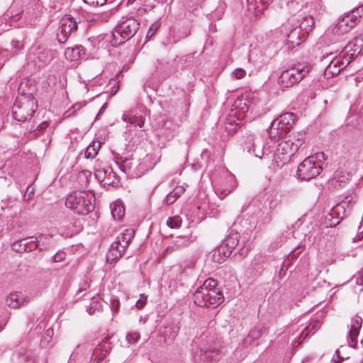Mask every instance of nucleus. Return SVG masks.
I'll return each instance as SVG.
<instances>
[{"label": "nucleus", "instance_id": "f257e3e1", "mask_svg": "<svg viewBox=\"0 0 363 363\" xmlns=\"http://www.w3.org/2000/svg\"><path fill=\"white\" fill-rule=\"evenodd\" d=\"M305 140V133L301 132L293 133L281 140L269 150L273 161L277 167H282L291 159V157L301 147Z\"/></svg>", "mask_w": 363, "mask_h": 363}, {"label": "nucleus", "instance_id": "f03ea898", "mask_svg": "<svg viewBox=\"0 0 363 363\" xmlns=\"http://www.w3.org/2000/svg\"><path fill=\"white\" fill-rule=\"evenodd\" d=\"M111 348L108 337H105L94 349L89 345L78 346L68 363H100Z\"/></svg>", "mask_w": 363, "mask_h": 363}, {"label": "nucleus", "instance_id": "7ed1b4c3", "mask_svg": "<svg viewBox=\"0 0 363 363\" xmlns=\"http://www.w3.org/2000/svg\"><path fill=\"white\" fill-rule=\"evenodd\" d=\"M216 281L207 279L193 294L194 302L199 306L216 307L223 301V294L216 288Z\"/></svg>", "mask_w": 363, "mask_h": 363}, {"label": "nucleus", "instance_id": "20e7f679", "mask_svg": "<svg viewBox=\"0 0 363 363\" xmlns=\"http://www.w3.org/2000/svg\"><path fill=\"white\" fill-rule=\"evenodd\" d=\"M140 28L139 21L133 17H122L112 32L111 45H119L133 38Z\"/></svg>", "mask_w": 363, "mask_h": 363}, {"label": "nucleus", "instance_id": "39448f33", "mask_svg": "<svg viewBox=\"0 0 363 363\" xmlns=\"http://www.w3.org/2000/svg\"><path fill=\"white\" fill-rule=\"evenodd\" d=\"M40 7V0H15L11 6L4 14V19L9 20L10 23H18L22 18L23 14L30 13L31 10Z\"/></svg>", "mask_w": 363, "mask_h": 363}, {"label": "nucleus", "instance_id": "423d86ee", "mask_svg": "<svg viewBox=\"0 0 363 363\" xmlns=\"http://www.w3.org/2000/svg\"><path fill=\"white\" fill-rule=\"evenodd\" d=\"M295 120L294 113L290 112L284 113L274 120L267 130L270 140H274V143L279 142L293 127Z\"/></svg>", "mask_w": 363, "mask_h": 363}, {"label": "nucleus", "instance_id": "0eeeda50", "mask_svg": "<svg viewBox=\"0 0 363 363\" xmlns=\"http://www.w3.org/2000/svg\"><path fill=\"white\" fill-rule=\"evenodd\" d=\"M65 206L79 215H86L94 208L92 197L85 191L69 194L65 200Z\"/></svg>", "mask_w": 363, "mask_h": 363}, {"label": "nucleus", "instance_id": "6e6552de", "mask_svg": "<svg viewBox=\"0 0 363 363\" xmlns=\"http://www.w3.org/2000/svg\"><path fill=\"white\" fill-rule=\"evenodd\" d=\"M310 65L298 64L283 71L279 78V83L284 87H290L298 83L311 70Z\"/></svg>", "mask_w": 363, "mask_h": 363}, {"label": "nucleus", "instance_id": "1a4fd4ad", "mask_svg": "<svg viewBox=\"0 0 363 363\" xmlns=\"http://www.w3.org/2000/svg\"><path fill=\"white\" fill-rule=\"evenodd\" d=\"M362 16L363 5H361L340 17L337 24L333 29V32L337 35H342L348 33L357 25Z\"/></svg>", "mask_w": 363, "mask_h": 363}, {"label": "nucleus", "instance_id": "9d476101", "mask_svg": "<svg viewBox=\"0 0 363 363\" xmlns=\"http://www.w3.org/2000/svg\"><path fill=\"white\" fill-rule=\"evenodd\" d=\"M37 108V103L33 96L17 100L12 109L13 117L19 122L31 118Z\"/></svg>", "mask_w": 363, "mask_h": 363}, {"label": "nucleus", "instance_id": "9b49d317", "mask_svg": "<svg viewBox=\"0 0 363 363\" xmlns=\"http://www.w3.org/2000/svg\"><path fill=\"white\" fill-rule=\"evenodd\" d=\"M84 23L78 16L65 15L60 20V25L56 34L59 43L67 42L71 35L77 31L78 26Z\"/></svg>", "mask_w": 363, "mask_h": 363}, {"label": "nucleus", "instance_id": "f8f14e48", "mask_svg": "<svg viewBox=\"0 0 363 363\" xmlns=\"http://www.w3.org/2000/svg\"><path fill=\"white\" fill-rule=\"evenodd\" d=\"M134 235V230L130 228L125 229L123 233H120L117 236L116 241L111 245L109 252L107 255V259L113 261L121 257L129 245Z\"/></svg>", "mask_w": 363, "mask_h": 363}, {"label": "nucleus", "instance_id": "ddd939ff", "mask_svg": "<svg viewBox=\"0 0 363 363\" xmlns=\"http://www.w3.org/2000/svg\"><path fill=\"white\" fill-rule=\"evenodd\" d=\"M317 157L310 156L299 164L297 176L301 180H310L316 177L322 171V167L316 162Z\"/></svg>", "mask_w": 363, "mask_h": 363}, {"label": "nucleus", "instance_id": "4468645a", "mask_svg": "<svg viewBox=\"0 0 363 363\" xmlns=\"http://www.w3.org/2000/svg\"><path fill=\"white\" fill-rule=\"evenodd\" d=\"M362 46L363 40L360 38L355 39L354 41L347 43L345 47V53L337 57L342 69L346 67L361 52V48Z\"/></svg>", "mask_w": 363, "mask_h": 363}, {"label": "nucleus", "instance_id": "2eb2a0df", "mask_svg": "<svg viewBox=\"0 0 363 363\" xmlns=\"http://www.w3.org/2000/svg\"><path fill=\"white\" fill-rule=\"evenodd\" d=\"M271 148H272L271 145L266 148L260 138L253 136H250L244 145V150L258 158H262L264 155L269 156Z\"/></svg>", "mask_w": 363, "mask_h": 363}, {"label": "nucleus", "instance_id": "dca6fc26", "mask_svg": "<svg viewBox=\"0 0 363 363\" xmlns=\"http://www.w3.org/2000/svg\"><path fill=\"white\" fill-rule=\"evenodd\" d=\"M238 186L235 177L231 173H227L225 178L222 179L217 186L215 192L220 199H223L231 192H233Z\"/></svg>", "mask_w": 363, "mask_h": 363}, {"label": "nucleus", "instance_id": "f3484780", "mask_svg": "<svg viewBox=\"0 0 363 363\" xmlns=\"http://www.w3.org/2000/svg\"><path fill=\"white\" fill-rule=\"evenodd\" d=\"M289 22L291 26H294L298 30L300 29L301 33L306 37L311 31L312 27L315 23L314 20L311 16H307L303 13H299L297 15L294 16L289 19Z\"/></svg>", "mask_w": 363, "mask_h": 363}, {"label": "nucleus", "instance_id": "a211bd4d", "mask_svg": "<svg viewBox=\"0 0 363 363\" xmlns=\"http://www.w3.org/2000/svg\"><path fill=\"white\" fill-rule=\"evenodd\" d=\"M352 199L348 201H342V203L337 204L330 209V212L325 216V220L330 227H335L343 219L346 213V207H348Z\"/></svg>", "mask_w": 363, "mask_h": 363}, {"label": "nucleus", "instance_id": "6ab92c4d", "mask_svg": "<svg viewBox=\"0 0 363 363\" xmlns=\"http://www.w3.org/2000/svg\"><path fill=\"white\" fill-rule=\"evenodd\" d=\"M320 325L318 320H314L311 322L307 326H298L296 331L292 335L294 336V340L301 344L310 333L314 334L320 328Z\"/></svg>", "mask_w": 363, "mask_h": 363}, {"label": "nucleus", "instance_id": "aec40b11", "mask_svg": "<svg viewBox=\"0 0 363 363\" xmlns=\"http://www.w3.org/2000/svg\"><path fill=\"white\" fill-rule=\"evenodd\" d=\"M362 319L359 315L352 318L350 328L348 333L347 342L349 346L355 348L357 344V337L362 327Z\"/></svg>", "mask_w": 363, "mask_h": 363}, {"label": "nucleus", "instance_id": "412c9836", "mask_svg": "<svg viewBox=\"0 0 363 363\" xmlns=\"http://www.w3.org/2000/svg\"><path fill=\"white\" fill-rule=\"evenodd\" d=\"M30 301L28 296L21 292H12L6 298V304L11 308H18Z\"/></svg>", "mask_w": 363, "mask_h": 363}, {"label": "nucleus", "instance_id": "4be33fe9", "mask_svg": "<svg viewBox=\"0 0 363 363\" xmlns=\"http://www.w3.org/2000/svg\"><path fill=\"white\" fill-rule=\"evenodd\" d=\"M292 27L293 28L288 34L286 40V46H287L288 49H294L299 46L303 42L305 41L307 38L302 33H301L300 29L298 30L294 26Z\"/></svg>", "mask_w": 363, "mask_h": 363}, {"label": "nucleus", "instance_id": "5701e85b", "mask_svg": "<svg viewBox=\"0 0 363 363\" xmlns=\"http://www.w3.org/2000/svg\"><path fill=\"white\" fill-rule=\"evenodd\" d=\"M233 252V250L222 242L217 247L213 255V259L218 263H223L227 257H228Z\"/></svg>", "mask_w": 363, "mask_h": 363}, {"label": "nucleus", "instance_id": "b1692460", "mask_svg": "<svg viewBox=\"0 0 363 363\" xmlns=\"http://www.w3.org/2000/svg\"><path fill=\"white\" fill-rule=\"evenodd\" d=\"M122 120L124 122L129 123L131 125L143 128L145 124V118L141 115L135 113L133 111H129L123 113L122 116Z\"/></svg>", "mask_w": 363, "mask_h": 363}, {"label": "nucleus", "instance_id": "393cba45", "mask_svg": "<svg viewBox=\"0 0 363 363\" xmlns=\"http://www.w3.org/2000/svg\"><path fill=\"white\" fill-rule=\"evenodd\" d=\"M84 54V48L82 45L67 48L65 51V58L70 62H77Z\"/></svg>", "mask_w": 363, "mask_h": 363}, {"label": "nucleus", "instance_id": "a878e982", "mask_svg": "<svg viewBox=\"0 0 363 363\" xmlns=\"http://www.w3.org/2000/svg\"><path fill=\"white\" fill-rule=\"evenodd\" d=\"M271 0H247L248 10L252 11L255 15L262 14L267 9L266 5Z\"/></svg>", "mask_w": 363, "mask_h": 363}, {"label": "nucleus", "instance_id": "bb28decb", "mask_svg": "<svg viewBox=\"0 0 363 363\" xmlns=\"http://www.w3.org/2000/svg\"><path fill=\"white\" fill-rule=\"evenodd\" d=\"M342 69L340 65L337 57L333 58L324 70V77L327 79L338 74Z\"/></svg>", "mask_w": 363, "mask_h": 363}, {"label": "nucleus", "instance_id": "cd10ccee", "mask_svg": "<svg viewBox=\"0 0 363 363\" xmlns=\"http://www.w3.org/2000/svg\"><path fill=\"white\" fill-rule=\"evenodd\" d=\"M241 126V119L235 116V113L228 115L225 120V128L230 134H233Z\"/></svg>", "mask_w": 363, "mask_h": 363}, {"label": "nucleus", "instance_id": "c85d7f7f", "mask_svg": "<svg viewBox=\"0 0 363 363\" xmlns=\"http://www.w3.org/2000/svg\"><path fill=\"white\" fill-rule=\"evenodd\" d=\"M185 191L183 186H176L172 191L169 192L165 197L164 201L167 205L174 203L177 199Z\"/></svg>", "mask_w": 363, "mask_h": 363}, {"label": "nucleus", "instance_id": "c756f323", "mask_svg": "<svg viewBox=\"0 0 363 363\" xmlns=\"http://www.w3.org/2000/svg\"><path fill=\"white\" fill-rule=\"evenodd\" d=\"M179 328L176 324H171L164 328L163 335L165 341H173L179 333Z\"/></svg>", "mask_w": 363, "mask_h": 363}, {"label": "nucleus", "instance_id": "7c9ffc66", "mask_svg": "<svg viewBox=\"0 0 363 363\" xmlns=\"http://www.w3.org/2000/svg\"><path fill=\"white\" fill-rule=\"evenodd\" d=\"M27 240V239H22L17 240L12 245V249L13 251H16L18 253H23L25 252H31L33 250L38 247V245L35 243L33 247H25V241Z\"/></svg>", "mask_w": 363, "mask_h": 363}, {"label": "nucleus", "instance_id": "2f4dec72", "mask_svg": "<svg viewBox=\"0 0 363 363\" xmlns=\"http://www.w3.org/2000/svg\"><path fill=\"white\" fill-rule=\"evenodd\" d=\"M240 235L238 232L231 231L223 240L227 247L235 249L238 245Z\"/></svg>", "mask_w": 363, "mask_h": 363}, {"label": "nucleus", "instance_id": "473e14b6", "mask_svg": "<svg viewBox=\"0 0 363 363\" xmlns=\"http://www.w3.org/2000/svg\"><path fill=\"white\" fill-rule=\"evenodd\" d=\"M101 147L100 143L92 142L84 150V155L86 159H94L98 154Z\"/></svg>", "mask_w": 363, "mask_h": 363}, {"label": "nucleus", "instance_id": "72a5a7b5", "mask_svg": "<svg viewBox=\"0 0 363 363\" xmlns=\"http://www.w3.org/2000/svg\"><path fill=\"white\" fill-rule=\"evenodd\" d=\"M111 215L115 220H121L125 214V208L121 203L111 205Z\"/></svg>", "mask_w": 363, "mask_h": 363}, {"label": "nucleus", "instance_id": "f704fd0d", "mask_svg": "<svg viewBox=\"0 0 363 363\" xmlns=\"http://www.w3.org/2000/svg\"><path fill=\"white\" fill-rule=\"evenodd\" d=\"M251 104L250 100L246 98H238L234 103L235 108L240 109L242 113L249 111Z\"/></svg>", "mask_w": 363, "mask_h": 363}, {"label": "nucleus", "instance_id": "c9c22d12", "mask_svg": "<svg viewBox=\"0 0 363 363\" xmlns=\"http://www.w3.org/2000/svg\"><path fill=\"white\" fill-rule=\"evenodd\" d=\"M36 58L38 60V61L46 63L47 62H49L52 58V55L50 52V50L45 48H39L37 50V52L35 53Z\"/></svg>", "mask_w": 363, "mask_h": 363}, {"label": "nucleus", "instance_id": "e433bc0d", "mask_svg": "<svg viewBox=\"0 0 363 363\" xmlns=\"http://www.w3.org/2000/svg\"><path fill=\"white\" fill-rule=\"evenodd\" d=\"M11 52L13 55L21 53L24 50V43L23 40H13L11 43Z\"/></svg>", "mask_w": 363, "mask_h": 363}, {"label": "nucleus", "instance_id": "4c0bfd02", "mask_svg": "<svg viewBox=\"0 0 363 363\" xmlns=\"http://www.w3.org/2000/svg\"><path fill=\"white\" fill-rule=\"evenodd\" d=\"M182 220L179 216L169 217L167 220V225L170 228H178L182 225Z\"/></svg>", "mask_w": 363, "mask_h": 363}, {"label": "nucleus", "instance_id": "58836bf2", "mask_svg": "<svg viewBox=\"0 0 363 363\" xmlns=\"http://www.w3.org/2000/svg\"><path fill=\"white\" fill-rule=\"evenodd\" d=\"M190 240L188 238H177L174 241V245L177 250L188 246L190 244Z\"/></svg>", "mask_w": 363, "mask_h": 363}, {"label": "nucleus", "instance_id": "ea45409f", "mask_svg": "<svg viewBox=\"0 0 363 363\" xmlns=\"http://www.w3.org/2000/svg\"><path fill=\"white\" fill-rule=\"evenodd\" d=\"M26 359L27 357L24 352H20L16 354H13L12 357V361L13 363H24L26 362Z\"/></svg>", "mask_w": 363, "mask_h": 363}, {"label": "nucleus", "instance_id": "a19ab883", "mask_svg": "<svg viewBox=\"0 0 363 363\" xmlns=\"http://www.w3.org/2000/svg\"><path fill=\"white\" fill-rule=\"evenodd\" d=\"M140 337V335L137 333H129L126 335V340L128 344L133 345L135 344Z\"/></svg>", "mask_w": 363, "mask_h": 363}, {"label": "nucleus", "instance_id": "79ce46f5", "mask_svg": "<svg viewBox=\"0 0 363 363\" xmlns=\"http://www.w3.org/2000/svg\"><path fill=\"white\" fill-rule=\"evenodd\" d=\"M261 334L262 333L259 330H252L250 332L246 341L250 343L252 341H255L258 339L261 336Z\"/></svg>", "mask_w": 363, "mask_h": 363}, {"label": "nucleus", "instance_id": "37998d69", "mask_svg": "<svg viewBox=\"0 0 363 363\" xmlns=\"http://www.w3.org/2000/svg\"><path fill=\"white\" fill-rule=\"evenodd\" d=\"M147 296L143 294H140V298L135 303V307L138 309L143 308L147 303Z\"/></svg>", "mask_w": 363, "mask_h": 363}, {"label": "nucleus", "instance_id": "c03bdc74", "mask_svg": "<svg viewBox=\"0 0 363 363\" xmlns=\"http://www.w3.org/2000/svg\"><path fill=\"white\" fill-rule=\"evenodd\" d=\"M107 173H108L107 170L98 169L95 172V177L99 182H103L105 179V177Z\"/></svg>", "mask_w": 363, "mask_h": 363}, {"label": "nucleus", "instance_id": "a18cd8bd", "mask_svg": "<svg viewBox=\"0 0 363 363\" xmlns=\"http://www.w3.org/2000/svg\"><path fill=\"white\" fill-rule=\"evenodd\" d=\"M66 254L64 251L59 250L55 255H53V261L55 262H60L65 259Z\"/></svg>", "mask_w": 363, "mask_h": 363}, {"label": "nucleus", "instance_id": "49530a36", "mask_svg": "<svg viewBox=\"0 0 363 363\" xmlns=\"http://www.w3.org/2000/svg\"><path fill=\"white\" fill-rule=\"evenodd\" d=\"M245 74V70L242 68H237L233 72V75L238 79H242Z\"/></svg>", "mask_w": 363, "mask_h": 363}, {"label": "nucleus", "instance_id": "de8ad7c7", "mask_svg": "<svg viewBox=\"0 0 363 363\" xmlns=\"http://www.w3.org/2000/svg\"><path fill=\"white\" fill-rule=\"evenodd\" d=\"M87 4L93 6H102L106 3L107 0H83Z\"/></svg>", "mask_w": 363, "mask_h": 363}, {"label": "nucleus", "instance_id": "09e8293b", "mask_svg": "<svg viewBox=\"0 0 363 363\" xmlns=\"http://www.w3.org/2000/svg\"><path fill=\"white\" fill-rule=\"evenodd\" d=\"M99 309L98 303L96 302H93L90 303V305L88 306L86 311L89 314L91 315L94 314V312Z\"/></svg>", "mask_w": 363, "mask_h": 363}, {"label": "nucleus", "instance_id": "8fccbe9b", "mask_svg": "<svg viewBox=\"0 0 363 363\" xmlns=\"http://www.w3.org/2000/svg\"><path fill=\"white\" fill-rule=\"evenodd\" d=\"M190 33H191L190 29L186 28L184 29V30L180 31L179 37L180 38H186L187 36H189L190 35Z\"/></svg>", "mask_w": 363, "mask_h": 363}, {"label": "nucleus", "instance_id": "3c124183", "mask_svg": "<svg viewBox=\"0 0 363 363\" xmlns=\"http://www.w3.org/2000/svg\"><path fill=\"white\" fill-rule=\"evenodd\" d=\"M89 287V284L87 281H84L83 283L79 284V291H85L87 288Z\"/></svg>", "mask_w": 363, "mask_h": 363}, {"label": "nucleus", "instance_id": "603ef678", "mask_svg": "<svg viewBox=\"0 0 363 363\" xmlns=\"http://www.w3.org/2000/svg\"><path fill=\"white\" fill-rule=\"evenodd\" d=\"M45 328V322L43 320L40 321L38 326L35 328V330H37V333H39L42 329H44Z\"/></svg>", "mask_w": 363, "mask_h": 363}, {"label": "nucleus", "instance_id": "864d4df0", "mask_svg": "<svg viewBox=\"0 0 363 363\" xmlns=\"http://www.w3.org/2000/svg\"><path fill=\"white\" fill-rule=\"evenodd\" d=\"M119 301H112V309L115 311V312H118L119 308Z\"/></svg>", "mask_w": 363, "mask_h": 363}, {"label": "nucleus", "instance_id": "5fc2aeb1", "mask_svg": "<svg viewBox=\"0 0 363 363\" xmlns=\"http://www.w3.org/2000/svg\"><path fill=\"white\" fill-rule=\"evenodd\" d=\"M177 250L174 245L173 244V245H171V246H168L165 250H164V253L165 254H169V253H172L174 250Z\"/></svg>", "mask_w": 363, "mask_h": 363}, {"label": "nucleus", "instance_id": "6e6d98bb", "mask_svg": "<svg viewBox=\"0 0 363 363\" xmlns=\"http://www.w3.org/2000/svg\"><path fill=\"white\" fill-rule=\"evenodd\" d=\"M106 107H107V104H106V103H105V104L101 106V108H100V110H99V111L98 114H97V115H96V119H98V118H99V116L104 113V110L106 109Z\"/></svg>", "mask_w": 363, "mask_h": 363}, {"label": "nucleus", "instance_id": "4d7b16f0", "mask_svg": "<svg viewBox=\"0 0 363 363\" xmlns=\"http://www.w3.org/2000/svg\"><path fill=\"white\" fill-rule=\"evenodd\" d=\"M91 173L89 171H84L79 174V177L81 178L82 177H84L87 178V176H91Z\"/></svg>", "mask_w": 363, "mask_h": 363}, {"label": "nucleus", "instance_id": "13d9d810", "mask_svg": "<svg viewBox=\"0 0 363 363\" xmlns=\"http://www.w3.org/2000/svg\"><path fill=\"white\" fill-rule=\"evenodd\" d=\"M48 123L47 122H43L40 125H39V130H43L44 129H45L47 127H48Z\"/></svg>", "mask_w": 363, "mask_h": 363}, {"label": "nucleus", "instance_id": "bf43d9fd", "mask_svg": "<svg viewBox=\"0 0 363 363\" xmlns=\"http://www.w3.org/2000/svg\"><path fill=\"white\" fill-rule=\"evenodd\" d=\"M47 335L50 337H51L53 335V330L52 328H49L46 331Z\"/></svg>", "mask_w": 363, "mask_h": 363}, {"label": "nucleus", "instance_id": "052dcab7", "mask_svg": "<svg viewBox=\"0 0 363 363\" xmlns=\"http://www.w3.org/2000/svg\"><path fill=\"white\" fill-rule=\"evenodd\" d=\"M153 34H154V31L152 30V28H150L149 29L148 32H147V36H148L149 35H150V36H152Z\"/></svg>", "mask_w": 363, "mask_h": 363}, {"label": "nucleus", "instance_id": "680f3d73", "mask_svg": "<svg viewBox=\"0 0 363 363\" xmlns=\"http://www.w3.org/2000/svg\"><path fill=\"white\" fill-rule=\"evenodd\" d=\"M29 239H31L32 240L30 242H35V241H37L38 238H34V237H30L29 238Z\"/></svg>", "mask_w": 363, "mask_h": 363}, {"label": "nucleus", "instance_id": "e2e57ef3", "mask_svg": "<svg viewBox=\"0 0 363 363\" xmlns=\"http://www.w3.org/2000/svg\"><path fill=\"white\" fill-rule=\"evenodd\" d=\"M269 206H270L271 208H273L276 206V203H273V202H270Z\"/></svg>", "mask_w": 363, "mask_h": 363}, {"label": "nucleus", "instance_id": "0e129e2a", "mask_svg": "<svg viewBox=\"0 0 363 363\" xmlns=\"http://www.w3.org/2000/svg\"><path fill=\"white\" fill-rule=\"evenodd\" d=\"M128 160H125L124 161V164H123V166H124V167H126V166H128Z\"/></svg>", "mask_w": 363, "mask_h": 363}, {"label": "nucleus", "instance_id": "69168bd1", "mask_svg": "<svg viewBox=\"0 0 363 363\" xmlns=\"http://www.w3.org/2000/svg\"><path fill=\"white\" fill-rule=\"evenodd\" d=\"M358 48V46H357V45H356V46H353V47H352V51H351V52H350V53L353 52H354V49H356V48Z\"/></svg>", "mask_w": 363, "mask_h": 363}, {"label": "nucleus", "instance_id": "338daca9", "mask_svg": "<svg viewBox=\"0 0 363 363\" xmlns=\"http://www.w3.org/2000/svg\"><path fill=\"white\" fill-rule=\"evenodd\" d=\"M4 350L0 347V356L4 353Z\"/></svg>", "mask_w": 363, "mask_h": 363}, {"label": "nucleus", "instance_id": "774afa93", "mask_svg": "<svg viewBox=\"0 0 363 363\" xmlns=\"http://www.w3.org/2000/svg\"><path fill=\"white\" fill-rule=\"evenodd\" d=\"M28 242H27L26 240L25 241V247H28Z\"/></svg>", "mask_w": 363, "mask_h": 363}]
</instances>
